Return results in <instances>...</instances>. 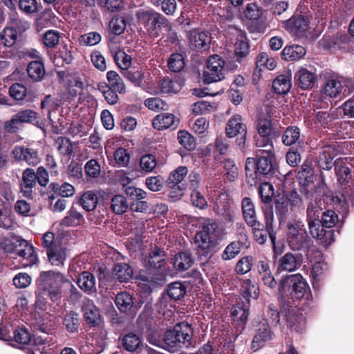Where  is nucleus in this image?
Masks as SVG:
<instances>
[{
  "mask_svg": "<svg viewBox=\"0 0 354 354\" xmlns=\"http://www.w3.org/2000/svg\"><path fill=\"white\" fill-rule=\"evenodd\" d=\"M307 221L311 235L320 241L325 247H328L334 241V232L324 229L320 224L319 216L322 215L321 201H314L308 204L307 207Z\"/></svg>",
  "mask_w": 354,
  "mask_h": 354,
  "instance_id": "1",
  "label": "nucleus"
},
{
  "mask_svg": "<svg viewBox=\"0 0 354 354\" xmlns=\"http://www.w3.org/2000/svg\"><path fill=\"white\" fill-rule=\"evenodd\" d=\"M308 288L306 281L300 274H291L283 278L279 286V291L282 297L288 293L296 299L302 298Z\"/></svg>",
  "mask_w": 354,
  "mask_h": 354,
  "instance_id": "2",
  "label": "nucleus"
},
{
  "mask_svg": "<svg viewBox=\"0 0 354 354\" xmlns=\"http://www.w3.org/2000/svg\"><path fill=\"white\" fill-rule=\"evenodd\" d=\"M193 336L191 326L186 322L177 324L173 329L166 332L165 335V344L171 347L188 346Z\"/></svg>",
  "mask_w": 354,
  "mask_h": 354,
  "instance_id": "3",
  "label": "nucleus"
},
{
  "mask_svg": "<svg viewBox=\"0 0 354 354\" xmlns=\"http://www.w3.org/2000/svg\"><path fill=\"white\" fill-rule=\"evenodd\" d=\"M225 62L217 55L210 56L203 71V82L207 84L221 81L224 78L223 68Z\"/></svg>",
  "mask_w": 354,
  "mask_h": 354,
  "instance_id": "4",
  "label": "nucleus"
},
{
  "mask_svg": "<svg viewBox=\"0 0 354 354\" xmlns=\"http://www.w3.org/2000/svg\"><path fill=\"white\" fill-rule=\"evenodd\" d=\"M288 240L295 250H299L304 246L308 238L301 221H292L288 224Z\"/></svg>",
  "mask_w": 354,
  "mask_h": 354,
  "instance_id": "5",
  "label": "nucleus"
},
{
  "mask_svg": "<svg viewBox=\"0 0 354 354\" xmlns=\"http://www.w3.org/2000/svg\"><path fill=\"white\" fill-rule=\"evenodd\" d=\"M283 27L298 37H307L310 29L308 18L302 15L292 16L283 22Z\"/></svg>",
  "mask_w": 354,
  "mask_h": 354,
  "instance_id": "6",
  "label": "nucleus"
},
{
  "mask_svg": "<svg viewBox=\"0 0 354 354\" xmlns=\"http://www.w3.org/2000/svg\"><path fill=\"white\" fill-rule=\"evenodd\" d=\"M138 18L148 30L152 31H158L169 25L168 20L163 15L152 10L140 12Z\"/></svg>",
  "mask_w": 354,
  "mask_h": 354,
  "instance_id": "7",
  "label": "nucleus"
},
{
  "mask_svg": "<svg viewBox=\"0 0 354 354\" xmlns=\"http://www.w3.org/2000/svg\"><path fill=\"white\" fill-rule=\"evenodd\" d=\"M346 84V82L344 77L339 75H332L326 78L322 93L326 96L335 98L342 93Z\"/></svg>",
  "mask_w": 354,
  "mask_h": 354,
  "instance_id": "8",
  "label": "nucleus"
},
{
  "mask_svg": "<svg viewBox=\"0 0 354 354\" xmlns=\"http://www.w3.org/2000/svg\"><path fill=\"white\" fill-rule=\"evenodd\" d=\"M19 248H16V254L20 258L19 261L24 268L32 266L36 263L37 257L34 248L26 241L21 240L19 242Z\"/></svg>",
  "mask_w": 354,
  "mask_h": 354,
  "instance_id": "9",
  "label": "nucleus"
},
{
  "mask_svg": "<svg viewBox=\"0 0 354 354\" xmlns=\"http://www.w3.org/2000/svg\"><path fill=\"white\" fill-rule=\"evenodd\" d=\"M301 257L299 254L288 252L277 261V271L293 272L301 266Z\"/></svg>",
  "mask_w": 354,
  "mask_h": 354,
  "instance_id": "10",
  "label": "nucleus"
},
{
  "mask_svg": "<svg viewBox=\"0 0 354 354\" xmlns=\"http://www.w3.org/2000/svg\"><path fill=\"white\" fill-rule=\"evenodd\" d=\"M12 154L15 159L25 161L30 165H36L40 161L38 151L32 148L17 146L14 148Z\"/></svg>",
  "mask_w": 354,
  "mask_h": 354,
  "instance_id": "11",
  "label": "nucleus"
},
{
  "mask_svg": "<svg viewBox=\"0 0 354 354\" xmlns=\"http://www.w3.org/2000/svg\"><path fill=\"white\" fill-rule=\"evenodd\" d=\"M211 41V35L207 32L193 30L189 32V46L196 50H205L209 49Z\"/></svg>",
  "mask_w": 354,
  "mask_h": 354,
  "instance_id": "12",
  "label": "nucleus"
},
{
  "mask_svg": "<svg viewBox=\"0 0 354 354\" xmlns=\"http://www.w3.org/2000/svg\"><path fill=\"white\" fill-rule=\"evenodd\" d=\"M40 287H58L68 282V279L61 273L53 271L41 272L39 278Z\"/></svg>",
  "mask_w": 354,
  "mask_h": 354,
  "instance_id": "13",
  "label": "nucleus"
},
{
  "mask_svg": "<svg viewBox=\"0 0 354 354\" xmlns=\"http://www.w3.org/2000/svg\"><path fill=\"white\" fill-rule=\"evenodd\" d=\"M337 156L335 145H325L319 153V167L324 170H330L333 166V158Z\"/></svg>",
  "mask_w": 354,
  "mask_h": 354,
  "instance_id": "14",
  "label": "nucleus"
},
{
  "mask_svg": "<svg viewBox=\"0 0 354 354\" xmlns=\"http://www.w3.org/2000/svg\"><path fill=\"white\" fill-rule=\"evenodd\" d=\"M82 311L85 320L88 324L95 326L100 323L101 315L100 310L92 300L86 299L84 301Z\"/></svg>",
  "mask_w": 354,
  "mask_h": 354,
  "instance_id": "15",
  "label": "nucleus"
},
{
  "mask_svg": "<svg viewBox=\"0 0 354 354\" xmlns=\"http://www.w3.org/2000/svg\"><path fill=\"white\" fill-rule=\"evenodd\" d=\"M241 207L246 223L250 227H259L254 205L250 198L245 197L242 200Z\"/></svg>",
  "mask_w": 354,
  "mask_h": 354,
  "instance_id": "16",
  "label": "nucleus"
},
{
  "mask_svg": "<svg viewBox=\"0 0 354 354\" xmlns=\"http://www.w3.org/2000/svg\"><path fill=\"white\" fill-rule=\"evenodd\" d=\"M272 335L268 323L266 322L260 323L252 342V348L255 350L259 349L265 342L272 339Z\"/></svg>",
  "mask_w": 354,
  "mask_h": 354,
  "instance_id": "17",
  "label": "nucleus"
},
{
  "mask_svg": "<svg viewBox=\"0 0 354 354\" xmlns=\"http://www.w3.org/2000/svg\"><path fill=\"white\" fill-rule=\"evenodd\" d=\"M178 120L171 113H162L157 115L152 121L153 127L157 130H163L170 127L176 128Z\"/></svg>",
  "mask_w": 354,
  "mask_h": 354,
  "instance_id": "18",
  "label": "nucleus"
},
{
  "mask_svg": "<svg viewBox=\"0 0 354 354\" xmlns=\"http://www.w3.org/2000/svg\"><path fill=\"white\" fill-rule=\"evenodd\" d=\"M246 126L243 124L239 115H235L227 122L225 127V133L227 137L233 138L238 134L246 135Z\"/></svg>",
  "mask_w": 354,
  "mask_h": 354,
  "instance_id": "19",
  "label": "nucleus"
},
{
  "mask_svg": "<svg viewBox=\"0 0 354 354\" xmlns=\"http://www.w3.org/2000/svg\"><path fill=\"white\" fill-rule=\"evenodd\" d=\"M256 155L258 157L257 171L263 175L270 174L274 168V153L261 154L260 153Z\"/></svg>",
  "mask_w": 354,
  "mask_h": 354,
  "instance_id": "20",
  "label": "nucleus"
},
{
  "mask_svg": "<svg viewBox=\"0 0 354 354\" xmlns=\"http://www.w3.org/2000/svg\"><path fill=\"white\" fill-rule=\"evenodd\" d=\"M297 80L299 86L302 89H308L312 88L316 81L315 74L308 70L301 68L295 75Z\"/></svg>",
  "mask_w": 354,
  "mask_h": 354,
  "instance_id": "21",
  "label": "nucleus"
},
{
  "mask_svg": "<svg viewBox=\"0 0 354 354\" xmlns=\"http://www.w3.org/2000/svg\"><path fill=\"white\" fill-rule=\"evenodd\" d=\"M84 76L82 74L74 73L70 74L67 77V84L68 93L71 97H75L79 91L84 87Z\"/></svg>",
  "mask_w": 354,
  "mask_h": 354,
  "instance_id": "22",
  "label": "nucleus"
},
{
  "mask_svg": "<svg viewBox=\"0 0 354 354\" xmlns=\"http://www.w3.org/2000/svg\"><path fill=\"white\" fill-rule=\"evenodd\" d=\"M276 66L277 62L274 58L270 57L266 53H261L257 57L256 68L254 71V75L257 76L260 75L261 67L272 71Z\"/></svg>",
  "mask_w": 354,
  "mask_h": 354,
  "instance_id": "23",
  "label": "nucleus"
},
{
  "mask_svg": "<svg viewBox=\"0 0 354 354\" xmlns=\"http://www.w3.org/2000/svg\"><path fill=\"white\" fill-rule=\"evenodd\" d=\"M115 303L118 310L124 313H130L134 304L132 295L127 292L117 294Z\"/></svg>",
  "mask_w": 354,
  "mask_h": 354,
  "instance_id": "24",
  "label": "nucleus"
},
{
  "mask_svg": "<svg viewBox=\"0 0 354 354\" xmlns=\"http://www.w3.org/2000/svg\"><path fill=\"white\" fill-rule=\"evenodd\" d=\"M49 261L53 266H63L66 258V249L62 246H55L47 250Z\"/></svg>",
  "mask_w": 354,
  "mask_h": 354,
  "instance_id": "25",
  "label": "nucleus"
},
{
  "mask_svg": "<svg viewBox=\"0 0 354 354\" xmlns=\"http://www.w3.org/2000/svg\"><path fill=\"white\" fill-rule=\"evenodd\" d=\"M79 288L88 293L95 292V277L88 272H83L77 279Z\"/></svg>",
  "mask_w": 354,
  "mask_h": 354,
  "instance_id": "26",
  "label": "nucleus"
},
{
  "mask_svg": "<svg viewBox=\"0 0 354 354\" xmlns=\"http://www.w3.org/2000/svg\"><path fill=\"white\" fill-rule=\"evenodd\" d=\"M306 49L300 45L286 46L281 53V57L286 61L297 60L306 55Z\"/></svg>",
  "mask_w": 354,
  "mask_h": 354,
  "instance_id": "27",
  "label": "nucleus"
},
{
  "mask_svg": "<svg viewBox=\"0 0 354 354\" xmlns=\"http://www.w3.org/2000/svg\"><path fill=\"white\" fill-rule=\"evenodd\" d=\"M106 79L109 82V86L106 87L112 88L119 93H124L125 92V84L118 73L113 71H108L106 73Z\"/></svg>",
  "mask_w": 354,
  "mask_h": 354,
  "instance_id": "28",
  "label": "nucleus"
},
{
  "mask_svg": "<svg viewBox=\"0 0 354 354\" xmlns=\"http://www.w3.org/2000/svg\"><path fill=\"white\" fill-rule=\"evenodd\" d=\"M274 91L280 95L286 94L291 88V81L289 75H280L276 77L272 84Z\"/></svg>",
  "mask_w": 354,
  "mask_h": 354,
  "instance_id": "29",
  "label": "nucleus"
},
{
  "mask_svg": "<svg viewBox=\"0 0 354 354\" xmlns=\"http://www.w3.org/2000/svg\"><path fill=\"white\" fill-rule=\"evenodd\" d=\"M27 72L33 81H40L45 75L44 64L39 60L31 62L27 67Z\"/></svg>",
  "mask_w": 354,
  "mask_h": 354,
  "instance_id": "30",
  "label": "nucleus"
},
{
  "mask_svg": "<svg viewBox=\"0 0 354 354\" xmlns=\"http://www.w3.org/2000/svg\"><path fill=\"white\" fill-rule=\"evenodd\" d=\"M194 243L201 250L208 252L214 245V241L205 232L198 230L194 236Z\"/></svg>",
  "mask_w": 354,
  "mask_h": 354,
  "instance_id": "31",
  "label": "nucleus"
},
{
  "mask_svg": "<svg viewBox=\"0 0 354 354\" xmlns=\"http://www.w3.org/2000/svg\"><path fill=\"white\" fill-rule=\"evenodd\" d=\"M149 74L148 72L144 71L142 68L137 70L132 68L125 71L124 76L136 86H140L145 82V78Z\"/></svg>",
  "mask_w": 354,
  "mask_h": 354,
  "instance_id": "32",
  "label": "nucleus"
},
{
  "mask_svg": "<svg viewBox=\"0 0 354 354\" xmlns=\"http://www.w3.org/2000/svg\"><path fill=\"white\" fill-rule=\"evenodd\" d=\"M192 255L187 252H179L175 255L174 265L178 270H186L192 266Z\"/></svg>",
  "mask_w": 354,
  "mask_h": 354,
  "instance_id": "33",
  "label": "nucleus"
},
{
  "mask_svg": "<svg viewBox=\"0 0 354 354\" xmlns=\"http://www.w3.org/2000/svg\"><path fill=\"white\" fill-rule=\"evenodd\" d=\"M187 172L188 169L186 167H178L169 174L167 180V185L174 189L176 186L183 181L184 178L187 176Z\"/></svg>",
  "mask_w": 354,
  "mask_h": 354,
  "instance_id": "34",
  "label": "nucleus"
},
{
  "mask_svg": "<svg viewBox=\"0 0 354 354\" xmlns=\"http://www.w3.org/2000/svg\"><path fill=\"white\" fill-rule=\"evenodd\" d=\"M200 230L205 232L207 236H211L212 239L220 237L221 233L218 225L212 220L202 218Z\"/></svg>",
  "mask_w": 354,
  "mask_h": 354,
  "instance_id": "35",
  "label": "nucleus"
},
{
  "mask_svg": "<svg viewBox=\"0 0 354 354\" xmlns=\"http://www.w3.org/2000/svg\"><path fill=\"white\" fill-rule=\"evenodd\" d=\"M30 344L35 345L38 349H41L44 348L46 345L50 346L53 344V338L49 337L46 332L39 329L36 331L32 337H31V342Z\"/></svg>",
  "mask_w": 354,
  "mask_h": 354,
  "instance_id": "36",
  "label": "nucleus"
},
{
  "mask_svg": "<svg viewBox=\"0 0 354 354\" xmlns=\"http://www.w3.org/2000/svg\"><path fill=\"white\" fill-rule=\"evenodd\" d=\"M248 304H236L232 308L234 321L245 324L248 317Z\"/></svg>",
  "mask_w": 354,
  "mask_h": 354,
  "instance_id": "37",
  "label": "nucleus"
},
{
  "mask_svg": "<svg viewBox=\"0 0 354 354\" xmlns=\"http://www.w3.org/2000/svg\"><path fill=\"white\" fill-rule=\"evenodd\" d=\"M80 204L86 211H92L95 209L97 206V197L92 191H87L81 196L80 199Z\"/></svg>",
  "mask_w": 354,
  "mask_h": 354,
  "instance_id": "38",
  "label": "nucleus"
},
{
  "mask_svg": "<svg viewBox=\"0 0 354 354\" xmlns=\"http://www.w3.org/2000/svg\"><path fill=\"white\" fill-rule=\"evenodd\" d=\"M240 291L248 303L250 298L257 299L259 296L258 288L255 284L252 283L250 279L244 280L241 283Z\"/></svg>",
  "mask_w": 354,
  "mask_h": 354,
  "instance_id": "39",
  "label": "nucleus"
},
{
  "mask_svg": "<svg viewBox=\"0 0 354 354\" xmlns=\"http://www.w3.org/2000/svg\"><path fill=\"white\" fill-rule=\"evenodd\" d=\"M122 345L125 350L133 352L142 345V340L136 334L129 333L123 337Z\"/></svg>",
  "mask_w": 354,
  "mask_h": 354,
  "instance_id": "40",
  "label": "nucleus"
},
{
  "mask_svg": "<svg viewBox=\"0 0 354 354\" xmlns=\"http://www.w3.org/2000/svg\"><path fill=\"white\" fill-rule=\"evenodd\" d=\"M113 272L115 278L120 282L127 281L133 274L132 269L127 263H118L115 265Z\"/></svg>",
  "mask_w": 354,
  "mask_h": 354,
  "instance_id": "41",
  "label": "nucleus"
},
{
  "mask_svg": "<svg viewBox=\"0 0 354 354\" xmlns=\"http://www.w3.org/2000/svg\"><path fill=\"white\" fill-rule=\"evenodd\" d=\"M256 146L257 147L256 154L274 153L272 142L268 136H260V138L256 140Z\"/></svg>",
  "mask_w": 354,
  "mask_h": 354,
  "instance_id": "42",
  "label": "nucleus"
},
{
  "mask_svg": "<svg viewBox=\"0 0 354 354\" xmlns=\"http://www.w3.org/2000/svg\"><path fill=\"white\" fill-rule=\"evenodd\" d=\"M300 138V130L295 126L288 127L282 136V142L286 146L295 144Z\"/></svg>",
  "mask_w": 354,
  "mask_h": 354,
  "instance_id": "43",
  "label": "nucleus"
},
{
  "mask_svg": "<svg viewBox=\"0 0 354 354\" xmlns=\"http://www.w3.org/2000/svg\"><path fill=\"white\" fill-rule=\"evenodd\" d=\"M165 252L155 248L149 254V263L152 268H161L165 263Z\"/></svg>",
  "mask_w": 354,
  "mask_h": 354,
  "instance_id": "44",
  "label": "nucleus"
},
{
  "mask_svg": "<svg viewBox=\"0 0 354 354\" xmlns=\"http://www.w3.org/2000/svg\"><path fill=\"white\" fill-rule=\"evenodd\" d=\"M17 37V30L10 27L5 28L0 34V42L5 46H13Z\"/></svg>",
  "mask_w": 354,
  "mask_h": 354,
  "instance_id": "45",
  "label": "nucleus"
},
{
  "mask_svg": "<svg viewBox=\"0 0 354 354\" xmlns=\"http://www.w3.org/2000/svg\"><path fill=\"white\" fill-rule=\"evenodd\" d=\"M283 311H281V314L283 316ZM284 317H286L288 326L291 329L297 332H299L302 329V326L304 325L302 316L289 312L288 313H286Z\"/></svg>",
  "mask_w": 354,
  "mask_h": 354,
  "instance_id": "46",
  "label": "nucleus"
},
{
  "mask_svg": "<svg viewBox=\"0 0 354 354\" xmlns=\"http://www.w3.org/2000/svg\"><path fill=\"white\" fill-rule=\"evenodd\" d=\"M82 215L72 207L67 212L66 216L62 220L61 225L64 226H75L80 224Z\"/></svg>",
  "mask_w": 354,
  "mask_h": 354,
  "instance_id": "47",
  "label": "nucleus"
},
{
  "mask_svg": "<svg viewBox=\"0 0 354 354\" xmlns=\"http://www.w3.org/2000/svg\"><path fill=\"white\" fill-rule=\"evenodd\" d=\"M111 208L117 214L126 212L128 205L126 198L122 195H115L111 199Z\"/></svg>",
  "mask_w": 354,
  "mask_h": 354,
  "instance_id": "48",
  "label": "nucleus"
},
{
  "mask_svg": "<svg viewBox=\"0 0 354 354\" xmlns=\"http://www.w3.org/2000/svg\"><path fill=\"white\" fill-rule=\"evenodd\" d=\"M243 243L240 241H233L230 243L222 253L223 260H230L238 255L241 250Z\"/></svg>",
  "mask_w": 354,
  "mask_h": 354,
  "instance_id": "49",
  "label": "nucleus"
},
{
  "mask_svg": "<svg viewBox=\"0 0 354 354\" xmlns=\"http://www.w3.org/2000/svg\"><path fill=\"white\" fill-rule=\"evenodd\" d=\"M186 292V288L181 282L176 281L171 283L167 289V294L174 300L181 299Z\"/></svg>",
  "mask_w": 354,
  "mask_h": 354,
  "instance_id": "50",
  "label": "nucleus"
},
{
  "mask_svg": "<svg viewBox=\"0 0 354 354\" xmlns=\"http://www.w3.org/2000/svg\"><path fill=\"white\" fill-rule=\"evenodd\" d=\"M157 166V160L152 154H145L140 159V167L145 173L151 172Z\"/></svg>",
  "mask_w": 354,
  "mask_h": 354,
  "instance_id": "51",
  "label": "nucleus"
},
{
  "mask_svg": "<svg viewBox=\"0 0 354 354\" xmlns=\"http://www.w3.org/2000/svg\"><path fill=\"white\" fill-rule=\"evenodd\" d=\"M245 172L248 183L251 185L256 183L257 178V162L254 158H248L246 160Z\"/></svg>",
  "mask_w": 354,
  "mask_h": 354,
  "instance_id": "52",
  "label": "nucleus"
},
{
  "mask_svg": "<svg viewBox=\"0 0 354 354\" xmlns=\"http://www.w3.org/2000/svg\"><path fill=\"white\" fill-rule=\"evenodd\" d=\"M55 145L61 155L71 156L73 153V145L69 139L65 137H59L55 140Z\"/></svg>",
  "mask_w": 354,
  "mask_h": 354,
  "instance_id": "53",
  "label": "nucleus"
},
{
  "mask_svg": "<svg viewBox=\"0 0 354 354\" xmlns=\"http://www.w3.org/2000/svg\"><path fill=\"white\" fill-rule=\"evenodd\" d=\"M179 143L186 149L192 151L196 147L194 138L186 131H179L178 133Z\"/></svg>",
  "mask_w": 354,
  "mask_h": 354,
  "instance_id": "54",
  "label": "nucleus"
},
{
  "mask_svg": "<svg viewBox=\"0 0 354 354\" xmlns=\"http://www.w3.org/2000/svg\"><path fill=\"white\" fill-rule=\"evenodd\" d=\"M114 60L116 64L124 71H127L131 65V57L122 50L115 52Z\"/></svg>",
  "mask_w": 354,
  "mask_h": 354,
  "instance_id": "55",
  "label": "nucleus"
},
{
  "mask_svg": "<svg viewBox=\"0 0 354 354\" xmlns=\"http://www.w3.org/2000/svg\"><path fill=\"white\" fill-rule=\"evenodd\" d=\"M244 14L250 20H258L263 16V10L256 3H250L246 6Z\"/></svg>",
  "mask_w": 354,
  "mask_h": 354,
  "instance_id": "56",
  "label": "nucleus"
},
{
  "mask_svg": "<svg viewBox=\"0 0 354 354\" xmlns=\"http://www.w3.org/2000/svg\"><path fill=\"white\" fill-rule=\"evenodd\" d=\"M64 324L69 332L77 331L80 325L78 314L74 312L66 314L64 319Z\"/></svg>",
  "mask_w": 354,
  "mask_h": 354,
  "instance_id": "57",
  "label": "nucleus"
},
{
  "mask_svg": "<svg viewBox=\"0 0 354 354\" xmlns=\"http://www.w3.org/2000/svg\"><path fill=\"white\" fill-rule=\"evenodd\" d=\"M259 192L262 202L268 204L274 196V187L269 183H263L259 187Z\"/></svg>",
  "mask_w": 354,
  "mask_h": 354,
  "instance_id": "58",
  "label": "nucleus"
},
{
  "mask_svg": "<svg viewBox=\"0 0 354 354\" xmlns=\"http://www.w3.org/2000/svg\"><path fill=\"white\" fill-rule=\"evenodd\" d=\"M168 66L174 72H180L185 67V60L180 53L172 54L168 60Z\"/></svg>",
  "mask_w": 354,
  "mask_h": 354,
  "instance_id": "59",
  "label": "nucleus"
},
{
  "mask_svg": "<svg viewBox=\"0 0 354 354\" xmlns=\"http://www.w3.org/2000/svg\"><path fill=\"white\" fill-rule=\"evenodd\" d=\"M86 174L92 178H96L100 176L101 174V167L99 162L95 159H91L84 166Z\"/></svg>",
  "mask_w": 354,
  "mask_h": 354,
  "instance_id": "60",
  "label": "nucleus"
},
{
  "mask_svg": "<svg viewBox=\"0 0 354 354\" xmlns=\"http://www.w3.org/2000/svg\"><path fill=\"white\" fill-rule=\"evenodd\" d=\"M337 221L338 216L335 212L327 210L323 212L320 224L324 229V227L330 228L336 224Z\"/></svg>",
  "mask_w": 354,
  "mask_h": 354,
  "instance_id": "61",
  "label": "nucleus"
},
{
  "mask_svg": "<svg viewBox=\"0 0 354 354\" xmlns=\"http://www.w3.org/2000/svg\"><path fill=\"white\" fill-rule=\"evenodd\" d=\"M335 171L339 183H348L351 178V171L346 165H337L335 166Z\"/></svg>",
  "mask_w": 354,
  "mask_h": 354,
  "instance_id": "62",
  "label": "nucleus"
},
{
  "mask_svg": "<svg viewBox=\"0 0 354 354\" xmlns=\"http://www.w3.org/2000/svg\"><path fill=\"white\" fill-rule=\"evenodd\" d=\"M253 259L252 257H244L239 260L236 266V272L239 274L248 273L252 269Z\"/></svg>",
  "mask_w": 354,
  "mask_h": 354,
  "instance_id": "63",
  "label": "nucleus"
},
{
  "mask_svg": "<svg viewBox=\"0 0 354 354\" xmlns=\"http://www.w3.org/2000/svg\"><path fill=\"white\" fill-rule=\"evenodd\" d=\"M27 89L26 86L19 83L12 84L9 88L10 95L16 100H22L26 97Z\"/></svg>",
  "mask_w": 354,
  "mask_h": 354,
  "instance_id": "64",
  "label": "nucleus"
}]
</instances>
